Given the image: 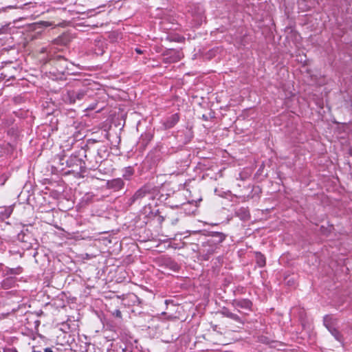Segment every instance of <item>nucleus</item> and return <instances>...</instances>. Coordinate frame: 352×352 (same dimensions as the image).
<instances>
[{"label":"nucleus","mask_w":352,"mask_h":352,"mask_svg":"<svg viewBox=\"0 0 352 352\" xmlns=\"http://www.w3.org/2000/svg\"><path fill=\"white\" fill-rule=\"evenodd\" d=\"M231 304L236 308H241L248 311H252L253 303L248 298L234 299Z\"/></svg>","instance_id":"6e6552de"},{"label":"nucleus","mask_w":352,"mask_h":352,"mask_svg":"<svg viewBox=\"0 0 352 352\" xmlns=\"http://www.w3.org/2000/svg\"><path fill=\"white\" fill-rule=\"evenodd\" d=\"M179 120V116L178 113H175L168 117L164 122L163 125L166 129L173 128Z\"/></svg>","instance_id":"9b49d317"},{"label":"nucleus","mask_w":352,"mask_h":352,"mask_svg":"<svg viewBox=\"0 0 352 352\" xmlns=\"http://www.w3.org/2000/svg\"><path fill=\"white\" fill-rule=\"evenodd\" d=\"M107 148L105 146H101L97 151V155L95 157V161L93 162L89 158H87V154H85V157L90 164V169H96L98 165L107 157Z\"/></svg>","instance_id":"39448f33"},{"label":"nucleus","mask_w":352,"mask_h":352,"mask_svg":"<svg viewBox=\"0 0 352 352\" xmlns=\"http://www.w3.org/2000/svg\"><path fill=\"white\" fill-rule=\"evenodd\" d=\"M69 41V39L67 35L63 34L58 38H55L53 41V44L54 45H66Z\"/></svg>","instance_id":"6ab92c4d"},{"label":"nucleus","mask_w":352,"mask_h":352,"mask_svg":"<svg viewBox=\"0 0 352 352\" xmlns=\"http://www.w3.org/2000/svg\"><path fill=\"white\" fill-rule=\"evenodd\" d=\"M336 322V319L332 316L327 315L324 317V325L329 331L335 327Z\"/></svg>","instance_id":"2eb2a0df"},{"label":"nucleus","mask_w":352,"mask_h":352,"mask_svg":"<svg viewBox=\"0 0 352 352\" xmlns=\"http://www.w3.org/2000/svg\"><path fill=\"white\" fill-rule=\"evenodd\" d=\"M331 335L339 342H342V336L341 333L339 332V331L336 328H333L331 330L329 331Z\"/></svg>","instance_id":"412c9836"},{"label":"nucleus","mask_w":352,"mask_h":352,"mask_svg":"<svg viewBox=\"0 0 352 352\" xmlns=\"http://www.w3.org/2000/svg\"><path fill=\"white\" fill-rule=\"evenodd\" d=\"M52 25H54L52 23L43 21L31 24L30 25V30L32 33L30 34V37L32 40L38 38L43 33V30Z\"/></svg>","instance_id":"20e7f679"},{"label":"nucleus","mask_w":352,"mask_h":352,"mask_svg":"<svg viewBox=\"0 0 352 352\" xmlns=\"http://www.w3.org/2000/svg\"><path fill=\"white\" fill-rule=\"evenodd\" d=\"M3 265L0 263V271L3 270Z\"/></svg>","instance_id":"c85d7f7f"},{"label":"nucleus","mask_w":352,"mask_h":352,"mask_svg":"<svg viewBox=\"0 0 352 352\" xmlns=\"http://www.w3.org/2000/svg\"><path fill=\"white\" fill-rule=\"evenodd\" d=\"M5 278L1 282V287L4 289H8L13 287L16 283L17 278L12 276H3Z\"/></svg>","instance_id":"9d476101"},{"label":"nucleus","mask_w":352,"mask_h":352,"mask_svg":"<svg viewBox=\"0 0 352 352\" xmlns=\"http://www.w3.org/2000/svg\"><path fill=\"white\" fill-rule=\"evenodd\" d=\"M134 170L131 166L126 167L123 170L122 177L126 179L129 180L131 176L133 175Z\"/></svg>","instance_id":"aec40b11"},{"label":"nucleus","mask_w":352,"mask_h":352,"mask_svg":"<svg viewBox=\"0 0 352 352\" xmlns=\"http://www.w3.org/2000/svg\"><path fill=\"white\" fill-rule=\"evenodd\" d=\"M23 272V268L21 266H18L15 268H10L6 267L5 270H3V276H12L19 275Z\"/></svg>","instance_id":"4468645a"},{"label":"nucleus","mask_w":352,"mask_h":352,"mask_svg":"<svg viewBox=\"0 0 352 352\" xmlns=\"http://www.w3.org/2000/svg\"><path fill=\"white\" fill-rule=\"evenodd\" d=\"M49 50L47 47H42L41 50V53H47Z\"/></svg>","instance_id":"a878e982"},{"label":"nucleus","mask_w":352,"mask_h":352,"mask_svg":"<svg viewBox=\"0 0 352 352\" xmlns=\"http://www.w3.org/2000/svg\"><path fill=\"white\" fill-rule=\"evenodd\" d=\"M153 191L154 187L150 184H145L138 189L134 195L129 199L127 204L129 206H131L145 197L146 195L153 194Z\"/></svg>","instance_id":"7ed1b4c3"},{"label":"nucleus","mask_w":352,"mask_h":352,"mask_svg":"<svg viewBox=\"0 0 352 352\" xmlns=\"http://www.w3.org/2000/svg\"><path fill=\"white\" fill-rule=\"evenodd\" d=\"M235 214L242 221H248L250 217L249 210L245 207H241L237 209Z\"/></svg>","instance_id":"ddd939ff"},{"label":"nucleus","mask_w":352,"mask_h":352,"mask_svg":"<svg viewBox=\"0 0 352 352\" xmlns=\"http://www.w3.org/2000/svg\"><path fill=\"white\" fill-rule=\"evenodd\" d=\"M255 260L257 265L259 267H263L266 264V258L264 254L259 252H255Z\"/></svg>","instance_id":"f3484780"},{"label":"nucleus","mask_w":352,"mask_h":352,"mask_svg":"<svg viewBox=\"0 0 352 352\" xmlns=\"http://www.w3.org/2000/svg\"><path fill=\"white\" fill-rule=\"evenodd\" d=\"M32 352H43V351H41V350H37L36 349V347L33 346ZM43 352H53V351H52V349L51 348L47 347V348L44 349V351Z\"/></svg>","instance_id":"5701e85b"},{"label":"nucleus","mask_w":352,"mask_h":352,"mask_svg":"<svg viewBox=\"0 0 352 352\" xmlns=\"http://www.w3.org/2000/svg\"><path fill=\"white\" fill-rule=\"evenodd\" d=\"M67 166L74 168L79 167L80 172H85V162L79 158L76 155H72L66 161Z\"/></svg>","instance_id":"0eeeda50"},{"label":"nucleus","mask_w":352,"mask_h":352,"mask_svg":"<svg viewBox=\"0 0 352 352\" xmlns=\"http://www.w3.org/2000/svg\"><path fill=\"white\" fill-rule=\"evenodd\" d=\"M124 186V182L121 178H116L108 180L107 182V188L113 191H118Z\"/></svg>","instance_id":"1a4fd4ad"},{"label":"nucleus","mask_w":352,"mask_h":352,"mask_svg":"<svg viewBox=\"0 0 352 352\" xmlns=\"http://www.w3.org/2000/svg\"><path fill=\"white\" fill-rule=\"evenodd\" d=\"M3 352H18L16 348H7L5 349Z\"/></svg>","instance_id":"393cba45"},{"label":"nucleus","mask_w":352,"mask_h":352,"mask_svg":"<svg viewBox=\"0 0 352 352\" xmlns=\"http://www.w3.org/2000/svg\"><path fill=\"white\" fill-rule=\"evenodd\" d=\"M221 314L223 316L230 318L237 322L243 324V322L241 317H239L237 314L231 312L227 307H223L220 311Z\"/></svg>","instance_id":"f8f14e48"},{"label":"nucleus","mask_w":352,"mask_h":352,"mask_svg":"<svg viewBox=\"0 0 352 352\" xmlns=\"http://www.w3.org/2000/svg\"><path fill=\"white\" fill-rule=\"evenodd\" d=\"M87 94V90L85 89L67 91V93L64 95L63 100L65 102L72 104L78 101H82L85 100Z\"/></svg>","instance_id":"f03ea898"},{"label":"nucleus","mask_w":352,"mask_h":352,"mask_svg":"<svg viewBox=\"0 0 352 352\" xmlns=\"http://www.w3.org/2000/svg\"><path fill=\"white\" fill-rule=\"evenodd\" d=\"M122 352H130L127 349H123Z\"/></svg>","instance_id":"cd10ccee"},{"label":"nucleus","mask_w":352,"mask_h":352,"mask_svg":"<svg viewBox=\"0 0 352 352\" xmlns=\"http://www.w3.org/2000/svg\"><path fill=\"white\" fill-rule=\"evenodd\" d=\"M204 238L201 244L197 245L199 254L205 261L209 260L210 256L217 252L221 247V243L226 239V235L223 232L205 231Z\"/></svg>","instance_id":"f257e3e1"},{"label":"nucleus","mask_w":352,"mask_h":352,"mask_svg":"<svg viewBox=\"0 0 352 352\" xmlns=\"http://www.w3.org/2000/svg\"><path fill=\"white\" fill-rule=\"evenodd\" d=\"M12 212V206L0 208V217L2 219H8L10 217Z\"/></svg>","instance_id":"a211bd4d"},{"label":"nucleus","mask_w":352,"mask_h":352,"mask_svg":"<svg viewBox=\"0 0 352 352\" xmlns=\"http://www.w3.org/2000/svg\"><path fill=\"white\" fill-rule=\"evenodd\" d=\"M53 59L58 72L63 74L69 73V66L70 63H69L66 58L60 55H56L53 58Z\"/></svg>","instance_id":"423d86ee"},{"label":"nucleus","mask_w":352,"mask_h":352,"mask_svg":"<svg viewBox=\"0 0 352 352\" xmlns=\"http://www.w3.org/2000/svg\"><path fill=\"white\" fill-rule=\"evenodd\" d=\"M8 179V176L3 174L0 176V185L3 186Z\"/></svg>","instance_id":"4be33fe9"},{"label":"nucleus","mask_w":352,"mask_h":352,"mask_svg":"<svg viewBox=\"0 0 352 352\" xmlns=\"http://www.w3.org/2000/svg\"><path fill=\"white\" fill-rule=\"evenodd\" d=\"M164 265L173 272H177L180 268L177 263L170 258L164 261Z\"/></svg>","instance_id":"dca6fc26"},{"label":"nucleus","mask_w":352,"mask_h":352,"mask_svg":"<svg viewBox=\"0 0 352 352\" xmlns=\"http://www.w3.org/2000/svg\"><path fill=\"white\" fill-rule=\"evenodd\" d=\"M135 51H136V52H137V53H138V54H142V52L140 49H138V48H137V49H135Z\"/></svg>","instance_id":"bb28decb"},{"label":"nucleus","mask_w":352,"mask_h":352,"mask_svg":"<svg viewBox=\"0 0 352 352\" xmlns=\"http://www.w3.org/2000/svg\"><path fill=\"white\" fill-rule=\"evenodd\" d=\"M113 316H114L116 318H122V313L119 309H115L113 313Z\"/></svg>","instance_id":"b1692460"}]
</instances>
